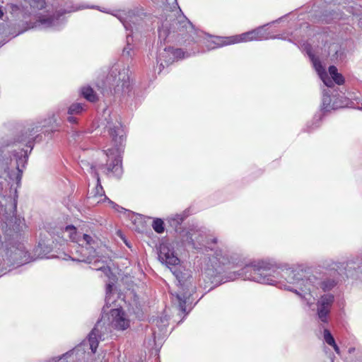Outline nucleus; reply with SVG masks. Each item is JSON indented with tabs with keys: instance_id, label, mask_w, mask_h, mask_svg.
<instances>
[{
	"instance_id": "1",
	"label": "nucleus",
	"mask_w": 362,
	"mask_h": 362,
	"mask_svg": "<svg viewBox=\"0 0 362 362\" xmlns=\"http://www.w3.org/2000/svg\"><path fill=\"white\" fill-rule=\"evenodd\" d=\"M238 278L269 285L279 284L280 288L300 296L301 294L298 289L310 294L313 292L315 284L317 283V277L315 275L306 276L303 269L288 268L280 270L276 265L266 262L246 264L230 276L231 280Z\"/></svg>"
},
{
	"instance_id": "2",
	"label": "nucleus",
	"mask_w": 362,
	"mask_h": 362,
	"mask_svg": "<svg viewBox=\"0 0 362 362\" xmlns=\"http://www.w3.org/2000/svg\"><path fill=\"white\" fill-rule=\"evenodd\" d=\"M307 52L315 69L324 84L327 86V89L323 90L322 110L329 112L332 110H337L347 106V98L337 88H334V83L341 85L344 81L342 75L338 73L337 67L334 66L329 67V74L331 76L329 77L319 59L315 57L310 50H308Z\"/></svg>"
},
{
	"instance_id": "3",
	"label": "nucleus",
	"mask_w": 362,
	"mask_h": 362,
	"mask_svg": "<svg viewBox=\"0 0 362 362\" xmlns=\"http://www.w3.org/2000/svg\"><path fill=\"white\" fill-rule=\"evenodd\" d=\"M105 119V128L112 145V147L104 151L108 158L105 164L107 173H112L115 176H120L122 173L121 152L126 141L125 132L115 115H109V118Z\"/></svg>"
},
{
	"instance_id": "4",
	"label": "nucleus",
	"mask_w": 362,
	"mask_h": 362,
	"mask_svg": "<svg viewBox=\"0 0 362 362\" xmlns=\"http://www.w3.org/2000/svg\"><path fill=\"white\" fill-rule=\"evenodd\" d=\"M65 233H68L69 238L75 243L71 250V255H68L73 261L92 264V261L97 256V247L98 240L86 233L81 234L76 231L74 226H67L65 228Z\"/></svg>"
},
{
	"instance_id": "5",
	"label": "nucleus",
	"mask_w": 362,
	"mask_h": 362,
	"mask_svg": "<svg viewBox=\"0 0 362 362\" xmlns=\"http://www.w3.org/2000/svg\"><path fill=\"white\" fill-rule=\"evenodd\" d=\"M16 189L9 187L4 189V184L0 182V214L3 216L2 229L15 227L17 231L23 228V221L14 216L16 210Z\"/></svg>"
},
{
	"instance_id": "6",
	"label": "nucleus",
	"mask_w": 362,
	"mask_h": 362,
	"mask_svg": "<svg viewBox=\"0 0 362 362\" xmlns=\"http://www.w3.org/2000/svg\"><path fill=\"white\" fill-rule=\"evenodd\" d=\"M105 83L112 94L123 95L128 93L132 86L129 66L122 62L115 64L110 69Z\"/></svg>"
},
{
	"instance_id": "7",
	"label": "nucleus",
	"mask_w": 362,
	"mask_h": 362,
	"mask_svg": "<svg viewBox=\"0 0 362 362\" xmlns=\"http://www.w3.org/2000/svg\"><path fill=\"white\" fill-rule=\"evenodd\" d=\"M27 151L21 149L19 152H14L13 157L16 162L12 165V158L8 154V151L3 148H0V172L4 171L3 175L6 180V177L13 180V175L15 176L16 183L18 184L22 177V170L20 169V164L26 162L28 158Z\"/></svg>"
},
{
	"instance_id": "8",
	"label": "nucleus",
	"mask_w": 362,
	"mask_h": 362,
	"mask_svg": "<svg viewBox=\"0 0 362 362\" xmlns=\"http://www.w3.org/2000/svg\"><path fill=\"white\" fill-rule=\"evenodd\" d=\"M269 38V33L264 27H259L257 29L231 37H216L214 40L209 41L206 45L209 50L214 49L224 45H229L239 42H245L252 40L261 41Z\"/></svg>"
},
{
	"instance_id": "9",
	"label": "nucleus",
	"mask_w": 362,
	"mask_h": 362,
	"mask_svg": "<svg viewBox=\"0 0 362 362\" xmlns=\"http://www.w3.org/2000/svg\"><path fill=\"white\" fill-rule=\"evenodd\" d=\"M170 269L178 281L182 290V293L173 294V296L178 303L179 309L182 313H187L186 304L192 295L191 291L193 290V286L189 281L192 278L191 271L183 269L181 266H175Z\"/></svg>"
},
{
	"instance_id": "10",
	"label": "nucleus",
	"mask_w": 362,
	"mask_h": 362,
	"mask_svg": "<svg viewBox=\"0 0 362 362\" xmlns=\"http://www.w3.org/2000/svg\"><path fill=\"white\" fill-rule=\"evenodd\" d=\"M80 9V8H70L69 10H64L63 11H58L52 16L50 15H40L38 17L37 21V25L41 28H52L54 30H58L64 23V18L62 16L64 13H70Z\"/></svg>"
},
{
	"instance_id": "11",
	"label": "nucleus",
	"mask_w": 362,
	"mask_h": 362,
	"mask_svg": "<svg viewBox=\"0 0 362 362\" xmlns=\"http://www.w3.org/2000/svg\"><path fill=\"white\" fill-rule=\"evenodd\" d=\"M174 32L185 41H194L197 35L192 23L185 17L181 16L173 23Z\"/></svg>"
},
{
	"instance_id": "12",
	"label": "nucleus",
	"mask_w": 362,
	"mask_h": 362,
	"mask_svg": "<svg viewBox=\"0 0 362 362\" xmlns=\"http://www.w3.org/2000/svg\"><path fill=\"white\" fill-rule=\"evenodd\" d=\"M45 126L46 124H42L40 122H37L36 124H29L22 131L21 134L13 143L25 144L31 151L33 148L34 141L39 136L37 134Z\"/></svg>"
},
{
	"instance_id": "13",
	"label": "nucleus",
	"mask_w": 362,
	"mask_h": 362,
	"mask_svg": "<svg viewBox=\"0 0 362 362\" xmlns=\"http://www.w3.org/2000/svg\"><path fill=\"white\" fill-rule=\"evenodd\" d=\"M189 54L185 53L182 49H174L173 47L165 48L163 52H160L157 59L158 63L163 68L165 65H168L176 59H183L188 57Z\"/></svg>"
},
{
	"instance_id": "14",
	"label": "nucleus",
	"mask_w": 362,
	"mask_h": 362,
	"mask_svg": "<svg viewBox=\"0 0 362 362\" xmlns=\"http://www.w3.org/2000/svg\"><path fill=\"white\" fill-rule=\"evenodd\" d=\"M334 300V297L331 293L324 294L317 303V314L318 318L322 322H327L328 316Z\"/></svg>"
},
{
	"instance_id": "15",
	"label": "nucleus",
	"mask_w": 362,
	"mask_h": 362,
	"mask_svg": "<svg viewBox=\"0 0 362 362\" xmlns=\"http://www.w3.org/2000/svg\"><path fill=\"white\" fill-rule=\"evenodd\" d=\"M110 324L117 330H125L130 325V321L122 309H112L108 317Z\"/></svg>"
},
{
	"instance_id": "16",
	"label": "nucleus",
	"mask_w": 362,
	"mask_h": 362,
	"mask_svg": "<svg viewBox=\"0 0 362 362\" xmlns=\"http://www.w3.org/2000/svg\"><path fill=\"white\" fill-rule=\"evenodd\" d=\"M158 258L162 263L165 264L169 268H170V266H177L180 263V259L175 255L173 249L168 244L163 243L160 245Z\"/></svg>"
},
{
	"instance_id": "17",
	"label": "nucleus",
	"mask_w": 362,
	"mask_h": 362,
	"mask_svg": "<svg viewBox=\"0 0 362 362\" xmlns=\"http://www.w3.org/2000/svg\"><path fill=\"white\" fill-rule=\"evenodd\" d=\"M104 330L107 331V327L104 326L101 319L97 322L94 328L88 334V342L93 353L96 352L99 340H104Z\"/></svg>"
},
{
	"instance_id": "18",
	"label": "nucleus",
	"mask_w": 362,
	"mask_h": 362,
	"mask_svg": "<svg viewBox=\"0 0 362 362\" xmlns=\"http://www.w3.org/2000/svg\"><path fill=\"white\" fill-rule=\"evenodd\" d=\"M334 266L332 268V270H334L333 274L332 275V276L330 278H326L322 281L317 278V283L315 284V286L313 288V292L315 289L319 288H320L323 291H331L336 286L338 283L337 276L339 274L337 270L340 269V267L344 265V263H334Z\"/></svg>"
},
{
	"instance_id": "19",
	"label": "nucleus",
	"mask_w": 362,
	"mask_h": 362,
	"mask_svg": "<svg viewBox=\"0 0 362 362\" xmlns=\"http://www.w3.org/2000/svg\"><path fill=\"white\" fill-rule=\"evenodd\" d=\"M95 177H96L97 179V184H96V186L92 190V192H90L91 194H93V197L92 198H97V197H103V198H101L100 199H99L98 201H97V202H100L103 200H107L108 201V203L110 204V205L114 208L115 210L119 211V209H121L122 210H124V209L122 208V207H119L117 204H116L115 203H114L113 202H112L111 200H110L105 194V191L103 189V186L101 185V183H100V177H99V175L98 174V173H95Z\"/></svg>"
},
{
	"instance_id": "20",
	"label": "nucleus",
	"mask_w": 362,
	"mask_h": 362,
	"mask_svg": "<svg viewBox=\"0 0 362 362\" xmlns=\"http://www.w3.org/2000/svg\"><path fill=\"white\" fill-rule=\"evenodd\" d=\"M112 15L115 16L124 25V27L128 30L130 27V22H134V19L136 17V13L134 10H119Z\"/></svg>"
},
{
	"instance_id": "21",
	"label": "nucleus",
	"mask_w": 362,
	"mask_h": 362,
	"mask_svg": "<svg viewBox=\"0 0 362 362\" xmlns=\"http://www.w3.org/2000/svg\"><path fill=\"white\" fill-rule=\"evenodd\" d=\"M136 52V45L134 44V39L132 35L127 34L126 37V45L122 49V55L124 57H133Z\"/></svg>"
},
{
	"instance_id": "22",
	"label": "nucleus",
	"mask_w": 362,
	"mask_h": 362,
	"mask_svg": "<svg viewBox=\"0 0 362 362\" xmlns=\"http://www.w3.org/2000/svg\"><path fill=\"white\" fill-rule=\"evenodd\" d=\"M336 2L339 5L343 4H346L347 3L352 4L351 5L348 6H344L342 8L345 9L349 13L353 16H359L361 15V6L356 4L353 0H336Z\"/></svg>"
},
{
	"instance_id": "23",
	"label": "nucleus",
	"mask_w": 362,
	"mask_h": 362,
	"mask_svg": "<svg viewBox=\"0 0 362 362\" xmlns=\"http://www.w3.org/2000/svg\"><path fill=\"white\" fill-rule=\"evenodd\" d=\"M214 258L217 260V262H218L219 264H223V265L228 264H236L235 261L237 260V258L233 256H230L229 257L228 254H226V253L223 254V252L222 250L216 251L215 252Z\"/></svg>"
},
{
	"instance_id": "24",
	"label": "nucleus",
	"mask_w": 362,
	"mask_h": 362,
	"mask_svg": "<svg viewBox=\"0 0 362 362\" xmlns=\"http://www.w3.org/2000/svg\"><path fill=\"white\" fill-rule=\"evenodd\" d=\"M93 269L97 271H101L105 276H108L111 273L110 268L107 266L106 261L94 260L93 262Z\"/></svg>"
},
{
	"instance_id": "25",
	"label": "nucleus",
	"mask_w": 362,
	"mask_h": 362,
	"mask_svg": "<svg viewBox=\"0 0 362 362\" xmlns=\"http://www.w3.org/2000/svg\"><path fill=\"white\" fill-rule=\"evenodd\" d=\"M344 16H346V15L344 13L343 11H341L340 12H337V11H334L333 13L330 12V13L329 15L328 14L324 15L322 21H325L327 23H329L332 20H334V19L339 20V19L344 18Z\"/></svg>"
},
{
	"instance_id": "26",
	"label": "nucleus",
	"mask_w": 362,
	"mask_h": 362,
	"mask_svg": "<svg viewBox=\"0 0 362 362\" xmlns=\"http://www.w3.org/2000/svg\"><path fill=\"white\" fill-rule=\"evenodd\" d=\"M81 94L87 100L90 102H94L97 99L96 95L90 87H83L81 89Z\"/></svg>"
},
{
	"instance_id": "27",
	"label": "nucleus",
	"mask_w": 362,
	"mask_h": 362,
	"mask_svg": "<svg viewBox=\"0 0 362 362\" xmlns=\"http://www.w3.org/2000/svg\"><path fill=\"white\" fill-rule=\"evenodd\" d=\"M153 230L158 233H162L164 231V222L160 218H156L152 224Z\"/></svg>"
},
{
	"instance_id": "28",
	"label": "nucleus",
	"mask_w": 362,
	"mask_h": 362,
	"mask_svg": "<svg viewBox=\"0 0 362 362\" xmlns=\"http://www.w3.org/2000/svg\"><path fill=\"white\" fill-rule=\"evenodd\" d=\"M28 1L30 6V7L37 9H42L45 6V0H25Z\"/></svg>"
},
{
	"instance_id": "29",
	"label": "nucleus",
	"mask_w": 362,
	"mask_h": 362,
	"mask_svg": "<svg viewBox=\"0 0 362 362\" xmlns=\"http://www.w3.org/2000/svg\"><path fill=\"white\" fill-rule=\"evenodd\" d=\"M83 107L82 104L75 103V104L71 105L69 107L68 113L69 115L78 114V113L81 112L83 111Z\"/></svg>"
},
{
	"instance_id": "30",
	"label": "nucleus",
	"mask_w": 362,
	"mask_h": 362,
	"mask_svg": "<svg viewBox=\"0 0 362 362\" xmlns=\"http://www.w3.org/2000/svg\"><path fill=\"white\" fill-rule=\"evenodd\" d=\"M323 335H324V340L327 344H329V346H331L332 344H334V343L335 342V339L333 337L331 332L328 329H324Z\"/></svg>"
},
{
	"instance_id": "31",
	"label": "nucleus",
	"mask_w": 362,
	"mask_h": 362,
	"mask_svg": "<svg viewBox=\"0 0 362 362\" xmlns=\"http://www.w3.org/2000/svg\"><path fill=\"white\" fill-rule=\"evenodd\" d=\"M74 354V350L69 351L62 356L54 357L52 358V362H64V360L71 356Z\"/></svg>"
},
{
	"instance_id": "32",
	"label": "nucleus",
	"mask_w": 362,
	"mask_h": 362,
	"mask_svg": "<svg viewBox=\"0 0 362 362\" xmlns=\"http://www.w3.org/2000/svg\"><path fill=\"white\" fill-rule=\"evenodd\" d=\"M81 167L83 170L86 169L87 171H88L91 173L95 174V173H96L95 171V167L92 164H90L89 163H88L86 161H83V160L81 161Z\"/></svg>"
},
{
	"instance_id": "33",
	"label": "nucleus",
	"mask_w": 362,
	"mask_h": 362,
	"mask_svg": "<svg viewBox=\"0 0 362 362\" xmlns=\"http://www.w3.org/2000/svg\"><path fill=\"white\" fill-rule=\"evenodd\" d=\"M7 6L9 7V8L11 10V13L13 15H17L18 13L21 11V7L16 4H8Z\"/></svg>"
},
{
	"instance_id": "34",
	"label": "nucleus",
	"mask_w": 362,
	"mask_h": 362,
	"mask_svg": "<svg viewBox=\"0 0 362 362\" xmlns=\"http://www.w3.org/2000/svg\"><path fill=\"white\" fill-rule=\"evenodd\" d=\"M184 220V217L182 215H175V217L172 218V221L175 225H180L182 223Z\"/></svg>"
},
{
	"instance_id": "35",
	"label": "nucleus",
	"mask_w": 362,
	"mask_h": 362,
	"mask_svg": "<svg viewBox=\"0 0 362 362\" xmlns=\"http://www.w3.org/2000/svg\"><path fill=\"white\" fill-rule=\"evenodd\" d=\"M45 122H46L47 124L54 123L56 124V127H59L60 124V122L55 115H53L52 117L49 119V121L47 122L46 120H45Z\"/></svg>"
},
{
	"instance_id": "36",
	"label": "nucleus",
	"mask_w": 362,
	"mask_h": 362,
	"mask_svg": "<svg viewBox=\"0 0 362 362\" xmlns=\"http://www.w3.org/2000/svg\"><path fill=\"white\" fill-rule=\"evenodd\" d=\"M331 346L333 347L334 350L338 355H340V349L336 342H334V344H332Z\"/></svg>"
},
{
	"instance_id": "37",
	"label": "nucleus",
	"mask_w": 362,
	"mask_h": 362,
	"mask_svg": "<svg viewBox=\"0 0 362 362\" xmlns=\"http://www.w3.org/2000/svg\"><path fill=\"white\" fill-rule=\"evenodd\" d=\"M68 121L71 123H76V118L73 116H69L68 117Z\"/></svg>"
},
{
	"instance_id": "38",
	"label": "nucleus",
	"mask_w": 362,
	"mask_h": 362,
	"mask_svg": "<svg viewBox=\"0 0 362 362\" xmlns=\"http://www.w3.org/2000/svg\"><path fill=\"white\" fill-rule=\"evenodd\" d=\"M189 242L192 244V245L193 246V247L197 248V247H196V245H195L196 244H195V243H194V240L192 239V238H190V240H189Z\"/></svg>"
},
{
	"instance_id": "39",
	"label": "nucleus",
	"mask_w": 362,
	"mask_h": 362,
	"mask_svg": "<svg viewBox=\"0 0 362 362\" xmlns=\"http://www.w3.org/2000/svg\"><path fill=\"white\" fill-rule=\"evenodd\" d=\"M111 288H112L111 285H110V284H109V285L107 286V292L110 291H111Z\"/></svg>"
},
{
	"instance_id": "40",
	"label": "nucleus",
	"mask_w": 362,
	"mask_h": 362,
	"mask_svg": "<svg viewBox=\"0 0 362 362\" xmlns=\"http://www.w3.org/2000/svg\"><path fill=\"white\" fill-rule=\"evenodd\" d=\"M163 33H165L164 30H159V37H160L163 35Z\"/></svg>"
},
{
	"instance_id": "41",
	"label": "nucleus",
	"mask_w": 362,
	"mask_h": 362,
	"mask_svg": "<svg viewBox=\"0 0 362 362\" xmlns=\"http://www.w3.org/2000/svg\"><path fill=\"white\" fill-rule=\"evenodd\" d=\"M211 242L214 243H217V238H214L211 240Z\"/></svg>"
},
{
	"instance_id": "42",
	"label": "nucleus",
	"mask_w": 362,
	"mask_h": 362,
	"mask_svg": "<svg viewBox=\"0 0 362 362\" xmlns=\"http://www.w3.org/2000/svg\"><path fill=\"white\" fill-rule=\"evenodd\" d=\"M10 145H11V144L8 143V144H5L4 146H10Z\"/></svg>"
}]
</instances>
